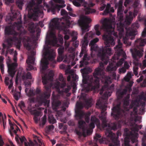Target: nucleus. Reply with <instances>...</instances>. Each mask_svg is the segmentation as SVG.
Listing matches in <instances>:
<instances>
[{"label": "nucleus", "instance_id": "nucleus-47", "mask_svg": "<svg viewBox=\"0 0 146 146\" xmlns=\"http://www.w3.org/2000/svg\"><path fill=\"white\" fill-rule=\"evenodd\" d=\"M139 4V1L138 0H136L134 2L133 4V6L134 8H136L137 7Z\"/></svg>", "mask_w": 146, "mask_h": 146}, {"label": "nucleus", "instance_id": "nucleus-46", "mask_svg": "<svg viewBox=\"0 0 146 146\" xmlns=\"http://www.w3.org/2000/svg\"><path fill=\"white\" fill-rule=\"evenodd\" d=\"M18 106H19L21 109L23 111V108L25 107V104L24 102L22 101L19 104Z\"/></svg>", "mask_w": 146, "mask_h": 146}, {"label": "nucleus", "instance_id": "nucleus-8", "mask_svg": "<svg viewBox=\"0 0 146 146\" xmlns=\"http://www.w3.org/2000/svg\"><path fill=\"white\" fill-rule=\"evenodd\" d=\"M37 3V5L34 7L35 3L34 0H31L27 5L26 9L28 10L29 13H31V17H38L39 14H42L43 7L40 5L42 0H36ZM55 3L63 4L64 2L62 0H53Z\"/></svg>", "mask_w": 146, "mask_h": 146}, {"label": "nucleus", "instance_id": "nucleus-4", "mask_svg": "<svg viewBox=\"0 0 146 146\" xmlns=\"http://www.w3.org/2000/svg\"><path fill=\"white\" fill-rule=\"evenodd\" d=\"M122 44L119 40L117 45L115 47V53L113 55L111 61L112 62H109L108 66L106 68V70L109 72L115 71L118 67L120 66L124 62V58H126V56L124 54L123 50L122 49Z\"/></svg>", "mask_w": 146, "mask_h": 146}, {"label": "nucleus", "instance_id": "nucleus-10", "mask_svg": "<svg viewBox=\"0 0 146 146\" xmlns=\"http://www.w3.org/2000/svg\"><path fill=\"white\" fill-rule=\"evenodd\" d=\"M69 1H72L73 4L76 7L84 6L86 15H88L90 13H92L95 12V9L90 8V7H92L95 5L94 3H90L88 4L84 0H69Z\"/></svg>", "mask_w": 146, "mask_h": 146}, {"label": "nucleus", "instance_id": "nucleus-63", "mask_svg": "<svg viewBox=\"0 0 146 146\" xmlns=\"http://www.w3.org/2000/svg\"><path fill=\"white\" fill-rule=\"evenodd\" d=\"M124 106H127L129 105V102L127 100H125L123 102Z\"/></svg>", "mask_w": 146, "mask_h": 146}, {"label": "nucleus", "instance_id": "nucleus-21", "mask_svg": "<svg viewBox=\"0 0 146 146\" xmlns=\"http://www.w3.org/2000/svg\"><path fill=\"white\" fill-rule=\"evenodd\" d=\"M76 106V109L75 111L76 116L80 118L84 114V112L80 110V109H82L83 108L82 103L81 102H77Z\"/></svg>", "mask_w": 146, "mask_h": 146}, {"label": "nucleus", "instance_id": "nucleus-56", "mask_svg": "<svg viewBox=\"0 0 146 146\" xmlns=\"http://www.w3.org/2000/svg\"><path fill=\"white\" fill-rule=\"evenodd\" d=\"M8 59H7V61H6V62H7V66H8V65L9 64H12L13 63H15V64L16 65V67L17 66V63H13L11 64H10L9 63V62H10L11 60L9 56L8 57Z\"/></svg>", "mask_w": 146, "mask_h": 146}, {"label": "nucleus", "instance_id": "nucleus-30", "mask_svg": "<svg viewBox=\"0 0 146 146\" xmlns=\"http://www.w3.org/2000/svg\"><path fill=\"white\" fill-rule=\"evenodd\" d=\"M59 81L61 82V83L58 82V85L61 88H63L66 86V84L65 80L63 77V76L61 74H60L59 78Z\"/></svg>", "mask_w": 146, "mask_h": 146}, {"label": "nucleus", "instance_id": "nucleus-11", "mask_svg": "<svg viewBox=\"0 0 146 146\" xmlns=\"http://www.w3.org/2000/svg\"><path fill=\"white\" fill-rule=\"evenodd\" d=\"M111 110V116L115 120H118L120 118H125L127 116V111L121 108L120 104L113 107Z\"/></svg>", "mask_w": 146, "mask_h": 146}, {"label": "nucleus", "instance_id": "nucleus-26", "mask_svg": "<svg viewBox=\"0 0 146 146\" xmlns=\"http://www.w3.org/2000/svg\"><path fill=\"white\" fill-rule=\"evenodd\" d=\"M127 92V88H125L124 89H122L121 88L119 89L117 91V95L118 98H122L123 96L125 95Z\"/></svg>", "mask_w": 146, "mask_h": 146}, {"label": "nucleus", "instance_id": "nucleus-35", "mask_svg": "<svg viewBox=\"0 0 146 146\" xmlns=\"http://www.w3.org/2000/svg\"><path fill=\"white\" fill-rule=\"evenodd\" d=\"M29 30L31 33H34L35 32V29L34 23H31L29 25Z\"/></svg>", "mask_w": 146, "mask_h": 146}, {"label": "nucleus", "instance_id": "nucleus-13", "mask_svg": "<svg viewBox=\"0 0 146 146\" xmlns=\"http://www.w3.org/2000/svg\"><path fill=\"white\" fill-rule=\"evenodd\" d=\"M91 21V20L90 18L86 16L82 17L80 19L78 20L79 25L81 28L82 35H83L86 32L89 31L88 23H90Z\"/></svg>", "mask_w": 146, "mask_h": 146}, {"label": "nucleus", "instance_id": "nucleus-54", "mask_svg": "<svg viewBox=\"0 0 146 146\" xmlns=\"http://www.w3.org/2000/svg\"><path fill=\"white\" fill-rule=\"evenodd\" d=\"M0 122H1V123H2L4 129H5V127L6 126V122H5L3 117V119H2V120L0 119Z\"/></svg>", "mask_w": 146, "mask_h": 146}, {"label": "nucleus", "instance_id": "nucleus-48", "mask_svg": "<svg viewBox=\"0 0 146 146\" xmlns=\"http://www.w3.org/2000/svg\"><path fill=\"white\" fill-rule=\"evenodd\" d=\"M138 111V109L137 108V107H133V112H134V114L133 113V112H131V115H132L133 114H136Z\"/></svg>", "mask_w": 146, "mask_h": 146}, {"label": "nucleus", "instance_id": "nucleus-31", "mask_svg": "<svg viewBox=\"0 0 146 146\" xmlns=\"http://www.w3.org/2000/svg\"><path fill=\"white\" fill-rule=\"evenodd\" d=\"M91 115V113L90 112H87L85 113L84 112V114L80 118H79L78 117L76 116V115H75V117L76 119L77 120L83 118V117L84 116L85 120H86V121L87 123H88L89 122V120H90V116Z\"/></svg>", "mask_w": 146, "mask_h": 146}, {"label": "nucleus", "instance_id": "nucleus-24", "mask_svg": "<svg viewBox=\"0 0 146 146\" xmlns=\"http://www.w3.org/2000/svg\"><path fill=\"white\" fill-rule=\"evenodd\" d=\"M106 134L108 135L110 137V139L112 142L113 143V146H119L120 145V141L118 139L119 138V134L117 133V137H115V135L112 134L109 131H107L106 133Z\"/></svg>", "mask_w": 146, "mask_h": 146}, {"label": "nucleus", "instance_id": "nucleus-40", "mask_svg": "<svg viewBox=\"0 0 146 146\" xmlns=\"http://www.w3.org/2000/svg\"><path fill=\"white\" fill-rule=\"evenodd\" d=\"M144 24L145 28L142 33V36L143 38L145 37L146 36V19L144 21Z\"/></svg>", "mask_w": 146, "mask_h": 146}, {"label": "nucleus", "instance_id": "nucleus-6", "mask_svg": "<svg viewBox=\"0 0 146 146\" xmlns=\"http://www.w3.org/2000/svg\"><path fill=\"white\" fill-rule=\"evenodd\" d=\"M95 35V33H93L92 31H90L89 33H86V35L84 36L83 39L82 40L81 51L80 53L79 56L80 58H81L83 54H84V55L82 60L80 62V67H84L88 64V61L89 60V58L88 57V53H87L88 52L87 47L88 44V38H92L94 37Z\"/></svg>", "mask_w": 146, "mask_h": 146}, {"label": "nucleus", "instance_id": "nucleus-45", "mask_svg": "<svg viewBox=\"0 0 146 146\" xmlns=\"http://www.w3.org/2000/svg\"><path fill=\"white\" fill-rule=\"evenodd\" d=\"M49 122L50 123H54L56 122V120L54 117H52L49 118Z\"/></svg>", "mask_w": 146, "mask_h": 146}, {"label": "nucleus", "instance_id": "nucleus-27", "mask_svg": "<svg viewBox=\"0 0 146 146\" xmlns=\"http://www.w3.org/2000/svg\"><path fill=\"white\" fill-rule=\"evenodd\" d=\"M66 86L63 88H61L58 85L57 86V88L58 90V92L59 93H62L63 92H65L66 93H68L69 92L71 88V86H67V87L64 88Z\"/></svg>", "mask_w": 146, "mask_h": 146}, {"label": "nucleus", "instance_id": "nucleus-18", "mask_svg": "<svg viewBox=\"0 0 146 146\" xmlns=\"http://www.w3.org/2000/svg\"><path fill=\"white\" fill-rule=\"evenodd\" d=\"M78 127L82 129V132H80L79 131L76 130V133L78 135L80 136H82L84 133L86 131L87 129L86 123L84 121L80 120L78 121Z\"/></svg>", "mask_w": 146, "mask_h": 146}, {"label": "nucleus", "instance_id": "nucleus-64", "mask_svg": "<svg viewBox=\"0 0 146 146\" xmlns=\"http://www.w3.org/2000/svg\"><path fill=\"white\" fill-rule=\"evenodd\" d=\"M143 79V76H140L139 78L137 79V80H136V81H137V82H138V83H139L141 81H142Z\"/></svg>", "mask_w": 146, "mask_h": 146}, {"label": "nucleus", "instance_id": "nucleus-3", "mask_svg": "<svg viewBox=\"0 0 146 146\" xmlns=\"http://www.w3.org/2000/svg\"><path fill=\"white\" fill-rule=\"evenodd\" d=\"M54 76L53 72L51 71L49 72L48 74H45L42 77V82L45 88L46 91L42 92L38 88L36 89L35 93L37 95L36 100L39 104H44L45 105L48 106L49 105L50 100H48L50 96L51 91L50 88L51 86L47 85L48 81L53 80Z\"/></svg>", "mask_w": 146, "mask_h": 146}, {"label": "nucleus", "instance_id": "nucleus-20", "mask_svg": "<svg viewBox=\"0 0 146 146\" xmlns=\"http://www.w3.org/2000/svg\"><path fill=\"white\" fill-rule=\"evenodd\" d=\"M123 4V0H120L118 3H117L115 4V7H118L117 10V15L119 20H123V16L122 13L123 10L122 9V4Z\"/></svg>", "mask_w": 146, "mask_h": 146}, {"label": "nucleus", "instance_id": "nucleus-34", "mask_svg": "<svg viewBox=\"0 0 146 146\" xmlns=\"http://www.w3.org/2000/svg\"><path fill=\"white\" fill-rule=\"evenodd\" d=\"M92 98H89L85 101V104L88 108H90L92 106Z\"/></svg>", "mask_w": 146, "mask_h": 146}, {"label": "nucleus", "instance_id": "nucleus-9", "mask_svg": "<svg viewBox=\"0 0 146 146\" xmlns=\"http://www.w3.org/2000/svg\"><path fill=\"white\" fill-rule=\"evenodd\" d=\"M138 12V10L136 8H134L133 14V13L132 11H129L128 14L126 15L124 22H123V19L122 20H120L119 17H118L120 23L119 24H117V29L118 31H119V34H121L123 32L125 24L128 25L131 24L133 19V15L135 17L137 15Z\"/></svg>", "mask_w": 146, "mask_h": 146}, {"label": "nucleus", "instance_id": "nucleus-5", "mask_svg": "<svg viewBox=\"0 0 146 146\" xmlns=\"http://www.w3.org/2000/svg\"><path fill=\"white\" fill-rule=\"evenodd\" d=\"M70 17L67 16L65 19V22H62V25L60 24L58 19L57 18H53L51 21V22L49 23V27L51 31H53L55 29H57L60 31H63L65 34L64 36L65 41H66L69 38V36L66 35L68 33V28L70 27V23L69 20Z\"/></svg>", "mask_w": 146, "mask_h": 146}, {"label": "nucleus", "instance_id": "nucleus-58", "mask_svg": "<svg viewBox=\"0 0 146 146\" xmlns=\"http://www.w3.org/2000/svg\"><path fill=\"white\" fill-rule=\"evenodd\" d=\"M80 72L83 74H86L87 73V72L86 68L81 69Z\"/></svg>", "mask_w": 146, "mask_h": 146}, {"label": "nucleus", "instance_id": "nucleus-25", "mask_svg": "<svg viewBox=\"0 0 146 146\" xmlns=\"http://www.w3.org/2000/svg\"><path fill=\"white\" fill-rule=\"evenodd\" d=\"M91 122L89 124V127L91 129H93L95 127V124H96L98 127L100 126V122L98 118L94 116H92L91 118Z\"/></svg>", "mask_w": 146, "mask_h": 146}, {"label": "nucleus", "instance_id": "nucleus-7", "mask_svg": "<svg viewBox=\"0 0 146 146\" xmlns=\"http://www.w3.org/2000/svg\"><path fill=\"white\" fill-rule=\"evenodd\" d=\"M96 105H98L100 107V108L101 110V115L100 116V118L102 122V126L103 128H105L108 126V128H107L105 131V135H106L107 137L110 138V137L108 135L106 134V133L107 131H109V132H110L112 134L115 135V137H117V133L119 134V132H117V135H116L115 134L113 133L111 131V130H115L117 129V124L115 123H112L111 125L108 124L107 123V121L106 118V116L107 114V112H105V111L106 110L107 106L105 104L102 105L101 104V102L100 101V100L98 101V102L96 103Z\"/></svg>", "mask_w": 146, "mask_h": 146}, {"label": "nucleus", "instance_id": "nucleus-60", "mask_svg": "<svg viewBox=\"0 0 146 146\" xmlns=\"http://www.w3.org/2000/svg\"><path fill=\"white\" fill-rule=\"evenodd\" d=\"M124 68H125L128 69L129 67V64H128L127 62H125L124 63Z\"/></svg>", "mask_w": 146, "mask_h": 146}, {"label": "nucleus", "instance_id": "nucleus-55", "mask_svg": "<svg viewBox=\"0 0 146 146\" xmlns=\"http://www.w3.org/2000/svg\"><path fill=\"white\" fill-rule=\"evenodd\" d=\"M101 136L100 135L98 134H96L95 136L94 137V139L97 141L98 140V138H101Z\"/></svg>", "mask_w": 146, "mask_h": 146}, {"label": "nucleus", "instance_id": "nucleus-1", "mask_svg": "<svg viewBox=\"0 0 146 146\" xmlns=\"http://www.w3.org/2000/svg\"><path fill=\"white\" fill-rule=\"evenodd\" d=\"M102 28L108 32L109 34H104L102 36V38L104 41L105 46L104 47L98 48L96 43L98 42V38H96L91 40L89 44L90 46L91 51L98 50V56L103 62L99 63V67L95 69L93 75L94 78L90 79V82L88 83L86 78L83 77L82 82L84 84L83 88H98L99 87L100 80L105 84L102 88H109V84H110L111 77L105 74L104 65H107L109 60V58L106 55L111 56V49L110 47L115 45V42L113 37L110 35H113L116 37L117 36V33L114 31L115 27L112 26L111 23H109L108 21L105 19L103 21Z\"/></svg>", "mask_w": 146, "mask_h": 146}, {"label": "nucleus", "instance_id": "nucleus-44", "mask_svg": "<svg viewBox=\"0 0 146 146\" xmlns=\"http://www.w3.org/2000/svg\"><path fill=\"white\" fill-rule=\"evenodd\" d=\"M126 68H125L123 67L121 68H120L119 69V73L120 74L121 73H124L126 72Z\"/></svg>", "mask_w": 146, "mask_h": 146}, {"label": "nucleus", "instance_id": "nucleus-12", "mask_svg": "<svg viewBox=\"0 0 146 146\" xmlns=\"http://www.w3.org/2000/svg\"><path fill=\"white\" fill-rule=\"evenodd\" d=\"M139 27V24L137 23H135L132 24L131 27H126L125 36L123 39L124 43L127 42L128 38H130L131 40L134 39L137 32L136 29H138Z\"/></svg>", "mask_w": 146, "mask_h": 146}, {"label": "nucleus", "instance_id": "nucleus-38", "mask_svg": "<svg viewBox=\"0 0 146 146\" xmlns=\"http://www.w3.org/2000/svg\"><path fill=\"white\" fill-rule=\"evenodd\" d=\"M139 98L140 100H143L146 102V93L143 92L139 96Z\"/></svg>", "mask_w": 146, "mask_h": 146}, {"label": "nucleus", "instance_id": "nucleus-22", "mask_svg": "<svg viewBox=\"0 0 146 146\" xmlns=\"http://www.w3.org/2000/svg\"><path fill=\"white\" fill-rule=\"evenodd\" d=\"M137 134L131 133L129 135H127L125 138V146H129L130 138H131L132 143L136 142L137 141Z\"/></svg>", "mask_w": 146, "mask_h": 146}, {"label": "nucleus", "instance_id": "nucleus-53", "mask_svg": "<svg viewBox=\"0 0 146 146\" xmlns=\"http://www.w3.org/2000/svg\"><path fill=\"white\" fill-rule=\"evenodd\" d=\"M61 15L62 16L64 15H67L68 13L65 10H64L63 9H62L61 10Z\"/></svg>", "mask_w": 146, "mask_h": 146}, {"label": "nucleus", "instance_id": "nucleus-49", "mask_svg": "<svg viewBox=\"0 0 146 146\" xmlns=\"http://www.w3.org/2000/svg\"><path fill=\"white\" fill-rule=\"evenodd\" d=\"M34 116H39L40 113V112L38 111L34 110Z\"/></svg>", "mask_w": 146, "mask_h": 146}, {"label": "nucleus", "instance_id": "nucleus-51", "mask_svg": "<svg viewBox=\"0 0 146 146\" xmlns=\"http://www.w3.org/2000/svg\"><path fill=\"white\" fill-rule=\"evenodd\" d=\"M0 69H1V71L2 74L4 73V65L3 64H0Z\"/></svg>", "mask_w": 146, "mask_h": 146}, {"label": "nucleus", "instance_id": "nucleus-41", "mask_svg": "<svg viewBox=\"0 0 146 146\" xmlns=\"http://www.w3.org/2000/svg\"><path fill=\"white\" fill-rule=\"evenodd\" d=\"M42 120L41 125L42 126H43L46 122V116L45 115H44L42 118Z\"/></svg>", "mask_w": 146, "mask_h": 146}, {"label": "nucleus", "instance_id": "nucleus-61", "mask_svg": "<svg viewBox=\"0 0 146 146\" xmlns=\"http://www.w3.org/2000/svg\"><path fill=\"white\" fill-rule=\"evenodd\" d=\"M110 12V9L106 8L104 12V15H106L107 14L109 13Z\"/></svg>", "mask_w": 146, "mask_h": 146}, {"label": "nucleus", "instance_id": "nucleus-37", "mask_svg": "<svg viewBox=\"0 0 146 146\" xmlns=\"http://www.w3.org/2000/svg\"><path fill=\"white\" fill-rule=\"evenodd\" d=\"M16 3L17 5L18 8L20 9H22V6L23 5V1L20 0H18L16 1Z\"/></svg>", "mask_w": 146, "mask_h": 146}, {"label": "nucleus", "instance_id": "nucleus-2", "mask_svg": "<svg viewBox=\"0 0 146 146\" xmlns=\"http://www.w3.org/2000/svg\"><path fill=\"white\" fill-rule=\"evenodd\" d=\"M17 18V21L14 23L13 26H7L5 30L6 35H12L7 39V45L3 44V47L7 48L6 56H7L8 53L11 54L13 52L14 49L9 48L12 46L14 42L17 48L20 50L22 45L21 41L22 40L24 46L27 49L29 50L31 49V39L29 36H25L27 33V31L24 29L22 25V21L20 13L15 12L9 14L6 17V21L11 22Z\"/></svg>", "mask_w": 146, "mask_h": 146}, {"label": "nucleus", "instance_id": "nucleus-52", "mask_svg": "<svg viewBox=\"0 0 146 146\" xmlns=\"http://www.w3.org/2000/svg\"><path fill=\"white\" fill-rule=\"evenodd\" d=\"M54 128V126L53 125H49L48 127L47 130L48 131H50L53 130Z\"/></svg>", "mask_w": 146, "mask_h": 146}, {"label": "nucleus", "instance_id": "nucleus-43", "mask_svg": "<svg viewBox=\"0 0 146 146\" xmlns=\"http://www.w3.org/2000/svg\"><path fill=\"white\" fill-rule=\"evenodd\" d=\"M64 59V55H59L57 58V61L59 62H61Z\"/></svg>", "mask_w": 146, "mask_h": 146}, {"label": "nucleus", "instance_id": "nucleus-32", "mask_svg": "<svg viewBox=\"0 0 146 146\" xmlns=\"http://www.w3.org/2000/svg\"><path fill=\"white\" fill-rule=\"evenodd\" d=\"M47 54H48V59L50 61L52 62L53 64H55L56 63V61L54 60V56L53 52H51L49 50L47 52Z\"/></svg>", "mask_w": 146, "mask_h": 146}, {"label": "nucleus", "instance_id": "nucleus-17", "mask_svg": "<svg viewBox=\"0 0 146 146\" xmlns=\"http://www.w3.org/2000/svg\"><path fill=\"white\" fill-rule=\"evenodd\" d=\"M16 65L15 63L8 65V74H9V76L12 78L10 80V84H13V78L16 73Z\"/></svg>", "mask_w": 146, "mask_h": 146}, {"label": "nucleus", "instance_id": "nucleus-39", "mask_svg": "<svg viewBox=\"0 0 146 146\" xmlns=\"http://www.w3.org/2000/svg\"><path fill=\"white\" fill-rule=\"evenodd\" d=\"M64 51V47H60L58 49V52L59 55H63V53Z\"/></svg>", "mask_w": 146, "mask_h": 146}, {"label": "nucleus", "instance_id": "nucleus-15", "mask_svg": "<svg viewBox=\"0 0 146 146\" xmlns=\"http://www.w3.org/2000/svg\"><path fill=\"white\" fill-rule=\"evenodd\" d=\"M19 78H20L24 80L27 79H31L32 76L31 74L29 72H28L27 73H26L24 71H18L15 79V83L16 84H18Z\"/></svg>", "mask_w": 146, "mask_h": 146}, {"label": "nucleus", "instance_id": "nucleus-59", "mask_svg": "<svg viewBox=\"0 0 146 146\" xmlns=\"http://www.w3.org/2000/svg\"><path fill=\"white\" fill-rule=\"evenodd\" d=\"M72 78L73 80L76 81V80L78 79V76L76 75H72Z\"/></svg>", "mask_w": 146, "mask_h": 146}, {"label": "nucleus", "instance_id": "nucleus-29", "mask_svg": "<svg viewBox=\"0 0 146 146\" xmlns=\"http://www.w3.org/2000/svg\"><path fill=\"white\" fill-rule=\"evenodd\" d=\"M48 62L46 59H42L41 61L40 70L41 71H44L47 68Z\"/></svg>", "mask_w": 146, "mask_h": 146}, {"label": "nucleus", "instance_id": "nucleus-14", "mask_svg": "<svg viewBox=\"0 0 146 146\" xmlns=\"http://www.w3.org/2000/svg\"><path fill=\"white\" fill-rule=\"evenodd\" d=\"M50 3L51 4L50 7H49V6L48 5H46V7L48 8L47 12H49L51 11L53 14H55L56 11L58 13L60 9L65 6V5L54 4L52 1H50Z\"/></svg>", "mask_w": 146, "mask_h": 146}, {"label": "nucleus", "instance_id": "nucleus-23", "mask_svg": "<svg viewBox=\"0 0 146 146\" xmlns=\"http://www.w3.org/2000/svg\"><path fill=\"white\" fill-rule=\"evenodd\" d=\"M130 50L131 53L132 57L134 59H136L137 57L140 58L143 55V51L142 48L138 49L136 48H131Z\"/></svg>", "mask_w": 146, "mask_h": 146}, {"label": "nucleus", "instance_id": "nucleus-16", "mask_svg": "<svg viewBox=\"0 0 146 146\" xmlns=\"http://www.w3.org/2000/svg\"><path fill=\"white\" fill-rule=\"evenodd\" d=\"M35 52H31V55L28 56V59L27 60L26 63L28 64V68H27V70H31L34 69V70H36V68H34L33 66L31 65H35V58L34 57Z\"/></svg>", "mask_w": 146, "mask_h": 146}, {"label": "nucleus", "instance_id": "nucleus-36", "mask_svg": "<svg viewBox=\"0 0 146 146\" xmlns=\"http://www.w3.org/2000/svg\"><path fill=\"white\" fill-rule=\"evenodd\" d=\"M99 24H97L94 26V29L96 32V35H97L99 36L101 35L100 31H99Z\"/></svg>", "mask_w": 146, "mask_h": 146}, {"label": "nucleus", "instance_id": "nucleus-19", "mask_svg": "<svg viewBox=\"0 0 146 146\" xmlns=\"http://www.w3.org/2000/svg\"><path fill=\"white\" fill-rule=\"evenodd\" d=\"M52 107L53 110L56 111H57L58 109L62 107L61 102L59 100L56 99V96L54 95V92L52 94Z\"/></svg>", "mask_w": 146, "mask_h": 146}, {"label": "nucleus", "instance_id": "nucleus-62", "mask_svg": "<svg viewBox=\"0 0 146 146\" xmlns=\"http://www.w3.org/2000/svg\"><path fill=\"white\" fill-rule=\"evenodd\" d=\"M19 139L21 141V143L22 144H23L24 141L25 140H26V139L25 137L24 136L22 137H21L19 138Z\"/></svg>", "mask_w": 146, "mask_h": 146}, {"label": "nucleus", "instance_id": "nucleus-42", "mask_svg": "<svg viewBox=\"0 0 146 146\" xmlns=\"http://www.w3.org/2000/svg\"><path fill=\"white\" fill-rule=\"evenodd\" d=\"M35 95V94L32 90H29L28 95L29 97H33Z\"/></svg>", "mask_w": 146, "mask_h": 146}, {"label": "nucleus", "instance_id": "nucleus-57", "mask_svg": "<svg viewBox=\"0 0 146 146\" xmlns=\"http://www.w3.org/2000/svg\"><path fill=\"white\" fill-rule=\"evenodd\" d=\"M79 44L78 41H74L72 43V45L75 47H78Z\"/></svg>", "mask_w": 146, "mask_h": 146}, {"label": "nucleus", "instance_id": "nucleus-28", "mask_svg": "<svg viewBox=\"0 0 146 146\" xmlns=\"http://www.w3.org/2000/svg\"><path fill=\"white\" fill-rule=\"evenodd\" d=\"M135 45L137 46H143L146 44V40L142 39V38H138L135 41ZM138 48V46H137Z\"/></svg>", "mask_w": 146, "mask_h": 146}, {"label": "nucleus", "instance_id": "nucleus-33", "mask_svg": "<svg viewBox=\"0 0 146 146\" xmlns=\"http://www.w3.org/2000/svg\"><path fill=\"white\" fill-rule=\"evenodd\" d=\"M57 39L54 38L53 39H48L46 41V43L48 45H54L57 43Z\"/></svg>", "mask_w": 146, "mask_h": 146}, {"label": "nucleus", "instance_id": "nucleus-50", "mask_svg": "<svg viewBox=\"0 0 146 146\" xmlns=\"http://www.w3.org/2000/svg\"><path fill=\"white\" fill-rule=\"evenodd\" d=\"M133 0H125L124 5L125 6H126L127 4H130Z\"/></svg>", "mask_w": 146, "mask_h": 146}]
</instances>
